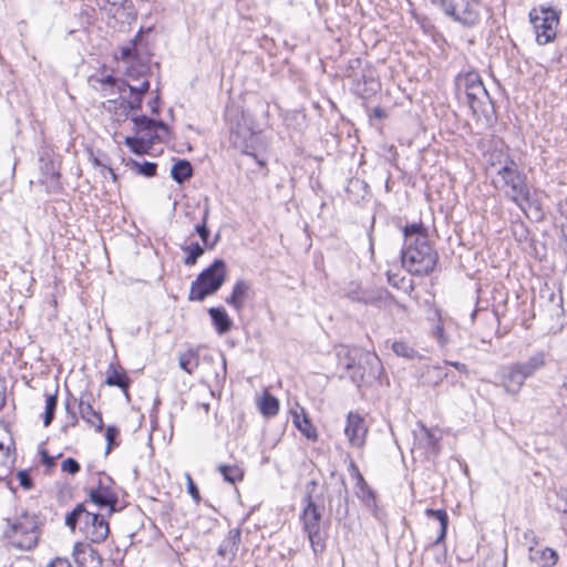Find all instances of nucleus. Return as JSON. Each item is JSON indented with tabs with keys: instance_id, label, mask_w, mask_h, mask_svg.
Returning a JSON list of instances; mask_svg holds the SVG:
<instances>
[{
	"instance_id": "cd10ccee",
	"label": "nucleus",
	"mask_w": 567,
	"mask_h": 567,
	"mask_svg": "<svg viewBox=\"0 0 567 567\" xmlns=\"http://www.w3.org/2000/svg\"><path fill=\"white\" fill-rule=\"evenodd\" d=\"M260 413L266 417H272L279 412V401L276 396L265 392L258 401Z\"/></svg>"
},
{
	"instance_id": "774afa93",
	"label": "nucleus",
	"mask_w": 567,
	"mask_h": 567,
	"mask_svg": "<svg viewBox=\"0 0 567 567\" xmlns=\"http://www.w3.org/2000/svg\"><path fill=\"white\" fill-rule=\"evenodd\" d=\"M372 116L377 118H383L385 116V113L381 107L377 106L372 111Z\"/></svg>"
},
{
	"instance_id": "4468645a",
	"label": "nucleus",
	"mask_w": 567,
	"mask_h": 567,
	"mask_svg": "<svg viewBox=\"0 0 567 567\" xmlns=\"http://www.w3.org/2000/svg\"><path fill=\"white\" fill-rule=\"evenodd\" d=\"M381 90V83L371 68H367L362 74L355 79L353 91L361 99H370Z\"/></svg>"
},
{
	"instance_id": "b1692460",
	"label": "nucleus",
	"mask_w": 567,
	"mask_h": 567,
	"mask_svg": "<svg viewBox=\"0 0 567 567\" xmlns=\"http://www.w3.org/2000/svg\"><path fill=\"white\" fill-rule=\"evenodd\" d=\"M153 138L154 135L148 133L142 136H127L125 137V145L128 146L134 154L143 155L151 147Z\"/></svg>"
},
{
	"instance_id": "6e6552de",
	"label": "nucleus",
	"mask_w": 567,
	"mask_h": 567,
	"mask_svg": "<svg viewBox=\"0 0 567 567\" xmlns=\"http://www.w3.org/2000/svg\"><path fill=\"white\" fill-rule=\"evenodd\" d=\"M497 175L501 177L504 187H508L506 196L518 207L523 208V202L530 200V192L526 182V176L517 169L516 163L507 158Z\"/></svg>"
},
{
	"instance_id": "2eb2a0df",
	"label": "nucleus",
	"mask_w": 567,
	"mask_h": 567,
	"mask_svg": "<svg viewBox=\"0 0 567 567\" xmlns=\"http://www.w3.org/2000/svg\"><path fill=\"white\" fill-rule=\"evenodd\" d=\"M93 395L90 392H84L79 398L78 406L82 417L90 426H93L96 432H102L104 427L102 414L95 411L92 406Z\"/></svg>"
},
{
	"instance_id": "f257e3e1",
	"label": "nucleus",
	"mask_w": 567,
	"mask_h": 567,
	"mask_svg": "<svg viewBox=\"0 0 567 567\" xmlns=\"http://www.w3.org/2000/svg\"><path fill=\"white\" fill-rule=\"evenodd\" d=\"M547 363V353L536 351L527 360L512 362L499 367L496 372L497 385L503 388L505 393L517 395L525 381L536 375Z\"/></svg>"
},
{
	"instance_id": "4d7b16f0",
	"label": "nucleus",
	"mask_w": 567,
	"mask_h": 567,
	"mask_svg": "<svg viewBox=\"0 0 567 567\" xmlns=\"http://www.w3.org/2000/svg\"><path fill=\"white\" fill-rule=\"evenodd\" d=\"M47 567H72V565L66 558L56 557Z\"/></svg>"
},
{
	"instance_id": "f03ea898",
	"label": "nucleus",
	"mask_w": 567,
	"mask_h": 567,
	"mask_svg": "<svg viewBox=\"0 0 567 567\" xmlns=\"http://www.w3.org/2000/svg\"><path fill=\"white\" fill-rule=\"evenodd\" d=\"M402 266L412 275L431 274L439 260L436 250L431 246L429 237H421L413 244H406L401 250Z\"/></svg>"
},
{
	"instance_id": "79ce46f5",
	"label": "nucleus",
	"mask_w": 567,
	"mask_h": 567,
	"mask_svg": "<svg viewBox=\"0 0 567 567\" xmlns=\"http://www.w3.org/2000/svg\"><path fill=\"white\" fill-rule=\"evenodd\" d=\"M348 501H349V498H348L347 488H344L343 492L339 491V493L337 495L338 506L336 509V519L338 522L343 520L348 516V513H349Z\"/></svg>"
},
{
	"instance_id": "0eeeda50",
	"label": "nucleus",
	"mask_w": 567,
	"mask_h": 567,
	"mask_svg": "<svg viewBox=\"0 0 567 567\" xmlns=\"http://www.w3.org/2000/svg\"><path fill=\"white\" fill-rule=\"evenodd\" d=\"M97 476L96 484L89 489V501L99 508H106L109 516L122 511L115 481L104 472H100Z\"/></svg>"
},
{
	"instance_id": "4be33fe9",
	"label": "nucleus",
	"mask_w": 567,
	"mask_h": 567,
	"mask_svg": "<svg viewBox=\"0 0 567 567\" xmlns=\"http://www.w3.org/2000/svg\"><path fill=\"white\" fill-rule=\"evenodd\" d=\"M425 515L429 518L436 519L440 524V532L435 540L432 543L433 546H437L443 544L446 537L447 527H449V515L445 509H425Z\"/></svg>"
},
{
	"instance_id": "3c124183",
	"label": "nucleus",
	"mask_w": 567,
	"mask_h": 567,
	"mask_svg": "<svg viewBox=\"0 0 567 567\" xmlns=\"http://www.w3.org/2000/svg\"><path fill=\"white\" fill-rule=\"evenodd\" d=\"M17 476H18L20 485L24 489H30L33 486L32 478L28 471H24V470L19 471Z\"/></svg>"
},
{
	"instance_id": "473e14b6",
	"label": "nucleus",
	"mask_w": 567,
	"mask_h": 567,
	"mask_svg": "<svg viewBox=\"0 0 567 567\" xmlns=\"http://www.w3.org/2000/svg\"><path fill=\"white\" fill-rule=\"evenodd\" d=\"M76 401L78 400L71 393H69V395L64 402V409L66 412V422L61 429L64 433L68 432L69 427H74L79 423V419L76 416V413L74 412V404L76 403Z\"/></svg>"
},
{
	"instance_id": "dca6fc26",
	"label": "nucleus",
	"mask_w": 567,
	"mask_h": 567,
	"mask_svg": "<svg viewBox=\"0 0 567 567\" xmlns=\"http://www.w3.org/2000/svg\"><path fill=\"white\" fill-rule=\"evenodd\" d=\"M344 297L353 302L378 305L382 300V292L378 289H365L359 284L351 282L344 289Z\"/></svg>"
},
{
	"instance_id": "338daca9",
	"label": "nucleus",
	"mask_w": 567,
	"mask_h": 567,
	"mask_svg": "<svg viewBox=\"0 0 567 567\" xmlns=\"http://www.w3.org/2000/svg\"><path fill=\"white\" fill-rule=\"evenodd\" d=\"M155 128H159V130H162L164 132L168 131L167 124L165 122L161 121V120H158V121L154 120V130Z\"/></svg>"
},
{
	"instance_id": "37998d69",
	"label": "nucleus",
	"mask_w": 567,
	"mask_h": 567,
	"mask_svg": "<svg viewBox=\"0 0 567 567\" xmlns=\"http://www.w3.org/2000/svg\"><path fill=\"white\" fill-rule=\"evenodd\" d=\"M120 430L115 425H109L105 429L106 449L105 454H110L114 447L120 445L118 441Z\"/></svg>"
},
{
	"instance_id": "c9c22d12",
	"label": "nucleus",
	"mask_w": 567,
	"mask_h": 567,
	"mask_svg": "<svg viewBox=\"0 0 567 567\" xmlns=\"http://www.w3.org/2000/svg\"><path fill=\"white\" fill-rule=\"evenodd\" d=\"M142 40V30H140L127 45L121 49V59L125 62L135 60L138 56L137 44Z\"/></svg>"
},
{
	"instance_id": "ddd939ff",
	"label": "nucleus",
	"mask_w": 567,
	"mask_h": 567,
	"mask_svg": "<svg viewBox=\"0 0 567 567\" xmlns=\"http://www.w3.org/2000/svg\"><path fill=\"white\" fill-rule=\"evenodd\" d=\"M72 556L78 567H103L100 553L89 543H75Z\"/></svg>"
},
{
	"instance_id": "680f3d73",
	"label": "nucleus",
	"mask_w": 567,
	"mask_h": 567,
	"mask_svg": "<svg viewBox=\"0 0 567 567\" xmlns=\"http://www.w3.org/2000/svg\"><path fill=\"white\" fill-rule=\"evenodd\" d=\"M99 82L102 85H107V86H111L112 89H114L115 84H117V79L114 78L113 75H106V76L102 78L101 80H99Z\"/></svg>"
},
{
	"instance_id": "c85d7f7f",
	"label": "nucleus",
	"mask_w": 567,
	"mask_h": 567,
	"mask_svg": "<svg viewBox=\"0 0 567 567\" xmlns=\"http://www.w3.org/2000/svg\"><path fill=\"white\" fill-rule=\"evenodd\" d=\"M90 512L86 509L84 503L78 504L70 513L65 516V526H68L72 532L75 530L78 523H84L86 519V515Z\"/></svg>"
},
{
	"instance_id": "a18cd8bd",
	"label": "nucleus",
	"mask_w": 567,
	"mask_h": 567,
	"mask_svg": "<svg viewBox=\"0 0 567 567\" xmlns=\"http://www.w3.org/2000/svg\"><path fill=\"white\" fill-rule=\"evenodd\" d=\"M120 106L125 111H138L142 107L143 96L138 94H132L131 99H126L125 96H120Z\"/></svg>"
},
{
	"instance_id": "7c9ffc66",
	"label": "nucleus",
	"mask_w": 567,
	"mask_h": 567,
	"mask_svg": "<svg viewBox=\"0 0 567 567\" xmlns=\"http://www.w3.org/2000/svg\"><path fill=\"white\" fill-rule=\"evenodd\" d=\"M293 423L297 426V429L308 439L311 441H317L318 433L316 427L312 425L309 417L303 414V419L300 421L299 415L297 413H293Z\"/></svg>"
},
{
	"instance_id": "aec40b11",
	"label": "nucleus",
	"mask_w": 567,
	"mask_h": 567,
	"mask_svg": "<svg viewBox=\"0 0 567 567\" xmlns=\"http://www.w3.org/2000/svg\"><path fill=\"white\" fill-rule=\"evenodd\" d=\"M230 143L234 147L240 150L244 154H250L252 147L254 134L245 126H237L230 130Z\"/></svg>"
},
{
	"instance_id": "bb28decb",
	"label": "nucleus",
	"mask_w": 567,
	"mask_h": 567,
	"mask_svg": "<svg viewBox=\"0 0 567 567\" xmlns=\"http://www.w3.org/2000/svg\"><path fill=\"white\" fill-rule=\"evenodd\" d=\"M208 216H209V205L206 204L203 208L202 221L195 226V231L202 239L204 247H206L208 249H213L216 246V240L209 239L210 231L207 226Z\"/></svg>"
},
{
	"instance_id": "864d4df0",
	"label": "nucleus",
	"mask_w": 567,
	"mask_h": 567,
	"mask_svg": "<svg viewBox=\"0 0 567 567\" xmlns=\"http://www.w3.org/2000/svg\"><path fill=\"white\" fill-rule=\"evenodd\" d=\"M131 94H138L144 96V94L150 90V81L144 80L138 85H128Z\"/></svg>"
},
{
	"instance_id": "7ed1b4c3",
	"label": "nucleus",
	"mask_w": 567,
	"mask_h": 567,
	"mask_svg": "<svg viewBox=\"0 0 567 567\" xmlns=\"http://www.w3.org/2000/svg\"><path fill=\"white\" fill-rule=\"evenodd\" d=\"M302 502L305 506L299 516L302 532L307 535L315 555H318L326 549V540L328 537L327 532L321 529L322 512L319 505L313 501L311 492L305 495Z\"/></svg>"
},
{
	"instance_id": "bf43d9fd",
	"label": "nucleus",
	"mask_w": 567,
	"mask_h": 567,
	"mask_svg": "<svg viewBox=\"0 0 567 567\" xmlns=\"http://www.w3.org/2000/svg\"><path fill=\"white\" fill-rule=\"evenodd\" d=\"M41 463L48 467H52L55 464L54 457L43 450L41 452Z\"/></svg>"
},
{
	"instance_id": "ea45409f",
	"label": "nucleus",
	"mask_w": 567,
	"mask_h": 567,
	"mask_svg": "<svg viewBox=\"0 0 567 567\" xmlns=\"http://www.w3.org/2000/svg\"><path fill=\"white\" fill-rule=\"evenodd\" d=\"M363 360H359L351 370L342 373L340 378H349L353 384L360 386L365 378V368L362 365Z\"/></svg>"
},
{
	"instance_id": "09e8293b",
	"label": "nucleus",
	"mask_w": 567,
	"mask_h": 567,
	"mask_svg": "<svg viewBox=\"0 0 567 567\" xmlns=\"http://www.w3.org/2000/svg\"><path fill=\"white\" fill-rule=\"evenodd\" d=\"M12 462L13 458L11 456L10 445L0 442V467L8 470Z\"/></svg>"
},
{
	"instance_id": "6ab92c4d",
	"label": "nucleus",
	"mask_w": 567,
	"mask_h": 567,
	"mask_svg": "<svg viewBox=\"0 0 567 567\" xmlns=\"http://www.w3.org/2000/svg\"><path fill=\"white\" fill-rule=\"evenodd\" d=\"M528 558L539 567H554L558 563V554L550 547L528 548Z\"/></svg>"
},
{
	"instance_id": "1a4fd4ad",
	"label": "nucleus",
	"mask_w": 567,
	"mask_h": 567,
	"mask_svg": "<svg viewBox=\"0 0 567 567\" xmlns=\"http://www.w3.org/2000/svg\"><path fill=\"white\" fill-rule=\"evenodd\" d=\"M11 543L22 550L34 548L39 540V526L35 515L23 513L12 525Z\"/></svg>"
},
{
	"instance_id": "052dcab7",
	"label": "nucleus",
	"mask_w": 567,
	"mask_h": 567,
	"mask_svg": "<svg viewBox=\"0 0 567 567\" xmlns=\"http://www.w3.org/2000/svg\"><path fill=\"white\" fill-rule=\"evenodd\" d=\"M478 567H504L497 558H486Z\"/></svg>"
},
{
	"instance_id": "6e6d98bb",
	"label": "nucleus",
	"mask_w": 567,
	"mask_h": 567,
	"mask_svg": "<svg viewBox=\"0 0 567 567\" xmlns=\"http://www.w3.org/2000/svg\"><path fill=\"white\" fill-rule=\"evenodd\" d=\"M125 2L126 0H97V4L103 9H105L106 6L120 9L124 6Z\"/></svg>"
},
{
	"instance_id": "9d476101",
	"label": "nucleus",
	"mask_w": 567,
	"mask_h": 567,
	"mask_svg": "<svg viewBox=\"0 0 567 567\" xmlns=\"http://www.w3.org/2000/svg\"><path fill=\"white\" fill-rule=\"evenodd\" d=\"M83 532L90 542L97 544L103 543L110 534L109 522L104 515L90 512V514L86 515Z\"/></svg>"
},
{
	"instance_id": "a211bd4d",
	"label": "nucleus",
	"mask_w": 567,
	"mask_h": 567,
	"mask_svg": "<svg viewBox=\"0 0 567 567\" xmlns=\"http://www.w3.org/2000/svg\"><path fill=\"white\" fill-rule=\"evenodd\" d=\"M251 288L250 281L246 279L236 280L230 296L226 298V303L236 311H240L245 306V301L250 297Z\"/></svg>"
},
{
	"instance_id": "de8ad7c7",
	"label": "nucleus",
	"mask_w": 567,
	"mask_h": 567,
	"mask_svg": "<svg viewBox=\"0 0 567 567\" xmlns=\"http://www.w3.org/2000/svg\"><path fill=\"white\" fill-rule=\"evenodd\" d=\"M420 440L424 442V446L434 450L437 444V439L434 434L424 425L421 426Z\"/></svg>"
},
{
	"instance_id": "20e7f679",
	"label": "nucleus",
	"mask_w": 567,
	"mask_h": 567,
	"mask_svg": "<svg viewBox=\"0 0 567 567\" xmlns=\"http://www.w3.org/2000/svg\"><path fill=\"white\" fill-rule=\"evenodd\" d=\"M226 275V262L223 259H215L192 282L188 300L203 301L206 297L216 293L224 285Z\"/></svg>"
},
{
	"instance_id": "e433bc0d",
	"label": "nucleus",
	"mask_w": 567,
	"mask_h": 567,
	"mask_svg": "<svg viewBox=\"0 0 567 567\" xmlns=\"http://www.w3.org/2000/svg\"><path fill=\"white\" fill-rule=\"evenodd\" d=\"M393 352L402 358L414 360L420 358L419 352L405 341H394L392 343Z\"/></svg>"
},
{
	"instance_id": "39448f33",
	"label": "nucleus",
	"mask_w": 567,
	"mask_h": 567,
	"mask_svg": "<svg viewBox=\"0 0 567 567\" xmlns=\"http://www.w3.org/2000/svg\"><path fill=\"white\" fill-rule=\"evenodd\" d=\"M431 2L464 28H474L481 22L480 0H431Z\"/></svg>"
},
{
	"instance_id": "f3484780",
	"label": "nucleus",
	"mask_w": 567,
	"mask_h": 567,
	"mask_svg": "<svg viewBox=\"0 0 567 567\" xmlns=\"http://www.w3.org/2000/svg\"><path fill=\"white\" fill-rule=\"evenodd\" d=\"M240 542L241 530L239 528L230 529L219 544L217 555L231 563L236 558Z\"/></svg>"
},
{
	"instance_id": "72a5a7b5",
	"label": "nucleus",
	"mask_w": 567,
	"mask_h": 567,
	"mask_svg": "<svg viewBox=\"0 0 567 567\" xmlns=\"http://www.w3.org/2000/svg\"><path fill=\"white\" fill-rule=\"evenodd\" d=\"M218 472L221 474L226 482L231 484L244 480V471L237 465L221 464L218 466Z\"/></svg>"
},
{
	"instance_id": "5fc2aeb1",
	"label": "nucleus",
	"mask_w": 567,
	"mask_h": 567,
	"mask_svg": "<svg viewBox=\"0 0 567 567\" xmlns=\"http://www.w3.org/2000/svg\"><path fill=\"white\" fill-rule=\"evenodd\" d=\"M523 538L526 542V544L528 545V548L529 547L536 548V546L538 545V537H537L536 533L530 528H528L524 532Z\"/></svg>"
},
{
	"instance_id": "9b49d317",
	"label": "nucleus",
	"mask_w": 567,
	"mask_h": 567,
	"mask_svg": "<svg viewBox=\"0 0 567 567\" xmlns=\"http://www.w3.org/2000/svg\"><path fill=\"white\" fill-rule=\"evenodd\" d=\"M338 367L343 370V373L351 370L359 360H364L365 363L371 364L372 361L379 363L375 355L364 353L362 349L357 347L340 346L337 348Z\"/></svg>"
},
{
	"instance_id": "5701e85b",
	"label": "nucleus",
	"mask_w": 567,
	"mask_h": 567,
	"mask_svg": "<svg viewBox=\"0 0 567 567\" xmlns=\"http://www.w3.org/2000/svg\"><path fill=\"white\" fill-rule=\"evenodd\" d=\"M130 383V378L121 367L117 368L114 364L109 365L105 384L110 386H117L123 391H126Z\"/></svg>"
},
{
	"instance_id": "69168bd1",
	"label": "nucleus",
	"mask_w": 567,
	"mask_h": 567,
	"mask_svg": "<svg viewBox=\"0 0 567 567\" xmlns=\"http://www.w3.org/2000/svg\"><path fill=\"white\" fill-rule=\"evenodd\" d=\"M128 85H130V84H128V83H126L125 81H120V80L117 79V84H115V86H114V87H116V91H117L120 94H122V93H124V92H125V90H126V87H128Z\"/></svg>"
},
{
	"instance_id": "2f4dec72",
	"label": "nucleus",
	"mask_w": 567,
	"mask_h": 567,
	"mask_svg": "<svg viewBox=\"0 0 567 567\" xmlns=\"http://www.w3.org/2000/svg\"><path fill=\"white\" fill-rule=\"evenodd\" d=\"M178 364L186 373L192 374L199 365V357L195 351L188 350L179 355Z\"/></svg>"
},
{
	"instance_id": "412c9836",
	"label": "nucleus",
	"mask_w": 567,
	"mask_h": 567,
	"mask_svg": "<svg viewBox=\"0 0 567 567\" xmlns=\"http://www.w3.org/2000/svg\"><path fill=\"white\" fill-rule=\"evenodd\" d=\"M208 313L218 334L221 336L230 331L233 320L223 307L209 308Z\"/></svg>"
},
{
	"instance_id": "8fccbe9b",
	"label": "nucleus",
	"mask_w": 567,
	"mask_h": 567,
	"mask_svg": "<svg viewBox=\"0 0 567 567\" xmlns=\"http://www.w3.org/2000/svg\"><path fill=\"white\" fill-rule=\"evenodd\" d=\"M61 470L68 474L75 475L80 472L81 465L75 458L66 457L61 464Z\"/></svg>"
},
{
	"instance_id": "603ef678",
	"label": "nucleus",
	"mask_w": 567,
	"mask_h": 567,
	"mask_svg": "<svg viewBox=\"0 0 567 567\" xmlns=\"http://www.w3.org/2000/svg\"><path fill=\"white\" fill-rule=\"evenodd\" d=\"M187 491L193 499L198 504L200 502V494L196 483L192 480L190 475L187 474Z\"/></svg>"
},
{
	"instance_id": "a878e982",
	"label": "nucleus",
	"mask_w": 567,
	"mask_h": 567,
	"mask_svg": "<svg viewBox=\"0 0 567 567\" xmlns=\"http://www.w3.org/2000/svg\"><path fill=\"white\" fill-rule=\"evenodd\" d=\"M465 95L473 113H477L481 110V106L484 104V99L489 100V94L485 86L472 87L465 91Z\"/></svg>"
},
{
	"instance_id": "423d86ee",
	"label": "nucleus",
	"mask_w": 567,
	"mask_h": 567,
	"mask_svg": "<svg viewBox=\"0 0 567 567\" xmlns=\"http://www.w3.org/2000/svg\"><path fill=\"white\" fill-rule=\"evenodd\" d=\"M559 19L560 12L551 7L539 6L529 11L537 44L546 45L556 39Z\"/></svg>"
},
{
	"instance_id": "0e129e2a",
	"label": "nucleus",
	"mask_w": 567,
	"mask_h": 567,
	"mask_svg": "<svg viewBox=\"0 0 567 567\" xmlns=\"http://www.w3.org/2000/svg\"><path fill=\"white\" fill-rule=\"evenodd\" d=\"M158 104H159V97L158 96H155L153 100H151L148 102L151 112L153 114H158L159 113V105Z\"/></svg>"
},
{
	"instance_id": "49530a36",
	"label": "nucleus",
	"mask_w": 567,
	"mask_h": 567,
	"mask_svg": "<svg viewBox=\"0 0 567 567\" xmlns=\"http://www.w3.org/2000/svg\"><path fill=\"white\" fill-rule=\"evenodd\" d=\"M133 166L137 168V172L141 175H144L146 177H153L156 175L157 171V164L153 162H144L143 164H140L136 161L132 162Z\"/></svg>"
},
{
	"instance_id": "f8f14e48",
	"label": "nucleus",
	"mask_w": 567,
	"mask_h": 567,
	"mask_svg": "<svg viewBox=\"0 0 567 567\" xmlns=\"http://www.w3.org/2000/svg\"><path fill=\"white\" fill-rule=\"evenodd\" d=\"M368 427L364 419L355 412H349L344 426V434L354 447H362L365 443Z\"/></svg>"
},
{
	"instance_id": "c03bdc74",
	"label": "nucleus",
	"mask_w": 567,
	"mask_h": 567,
	"mask_svg": "<svg viewBox=\"0 0 567 567\" xmlns=\"http://www.w3.org/2000/svg\"><path fill=\"white\" fill-rule=\"evenodd\" d=\"M458 85H463L465 91L476 86H484L481 76L475 72H468L458 79Z\"/></svg>"
},
{
	"instance_id": "a19ab883",
	"label": "nucleus",
	"mask_w": 567,
	"mask_h": 567,
	"mask_svg": "<svg viewBox=\"0 0 567 567\" xmlns=\"http://www.w3.org/2000/svg\"><path fill=\"white\" fill-rule=\"evenodd\" d=\"M132 121H133L134 128H135L136 133H142V135L147 134V133L153 134V132H154V120L153 118H150L146 115H138V116L132 117Z\"/></svg>"
},
{
	"instance_id": "4c0bfd02",
	"label": "nucleus",
	"mask_w": 567,
	"mask_h": 567,
	"mask_svg": "<svg viewBox=\"0 0 567 567\" xmlns=\"http://www.w3.org/2000/svg\"><path fill=\"white\" fill-rule=\"evenodd\" d=\"M432 337L436 340L440 348H445L449 346L451 338L445 331L444 320L441 318L437 312V323L434 326L432 330Z\"/></svg>"
},
{
	"instance_id": "58836bf2",
	"label": "nucleus",
	"mask_w": 567,
	"mask_h": 567,
	"mask_svg": "<svg viewBox=\"0 0 567 567\" xmlns=\"http://www.w3.org/2000/svg\"><path fill=\"white\" fill-rule=\"evenodd\" d=\"M182 249L187 252V256L184 259V264L186 266H194L198 258L202 257L205 252V248L196 241L188 246L182 247Z\"/></svg>"
},
{
	"instance_id": "c756f323",
	"label": "nucleus",
	"mask_w": 567,
	"mask_h": 567,
	"mask_svg": "<svg viewBox=\"0 0 567 567\" xmlns=\"http://www.w3.org/2000/svg\"><path fill=\"white\" fill-rule=\"evenodd\" d=\"M403 235L405 239V244H413V241L419 243V238L421 237H427L426 228L422 223H413L410 225H406L403 228Z\"/></svg>"
},
{
	"instance_id": "e2e57ef3",
	"label": "nucleus",
	"mask_w": 567,
	"mask_h": 567,
	"mask_svg": "<svg viewBox=\"0 0 567 567\" xmlns=\"http://www.w3.org/2000/svg\"><path fill=\"white\" fill-rule=\"evenodd\" d=\"M388 281L391 286L399 288L400 282L403 281L404 278H400L399 275H392L390 271L386 274Z\"/></svg>"
},
{
	"instance_id": "f704fd0d",
	"label": "nucleus",
	"mask_w": 567,
	"mask_h": 567,
	"mask_svg": "<svg viewBox=\"0 0 567 567\" xmlns=\"http://www.w3.org/2000/svg\"><path fill=\"white\" fill-rule=\"evenodd\" d=\"M58 406V389L52 394H47L45 398V408L43 414V425L48 427L55 416V411Z\"/></svg>"
},
{
	"instance_id": "13d9d810",
	"label": "nucleus",
	"mask_w": 567,
	"mask_h": 567,
	"mask_svg": "<svg viewBox=\"0 0 567 567\" xmlns=\"http://www.w3.org/2000/svg\"><path fill=\"white\" fill-rule=\"evenodd\" d=\"M357 475H358V484L362 485L363 495L367 494L369 497L373 498L374 497L373 491L367 486V483H365L363 476L359 472L357 473Z\"/></svg>"
},
{
	"instance_id": "393cba45",
	"label": "nucleus",
	"mask_w": 567,
	"mask_h": 567,
	"mask_svg": "<svg viewBox=\"0 0 567 567\" xmlns=\"http://www.w3.org/2000/svg\"><path fill=\"white\" fill-rule=\"evenodd\" d=\"M171 176L177 184H183L193 176V166L187 159H177L171 169Z\"/></svg>"
}]
</instances>
